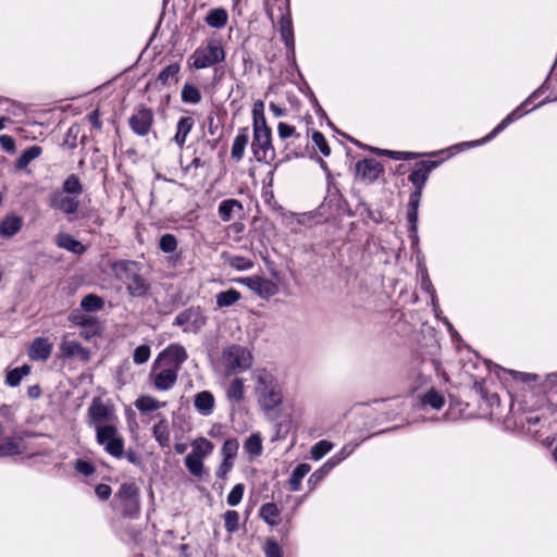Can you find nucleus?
I'll return each instance as SVG.
<instances>
[{
  "label": "nucleus",
  "instance_id": "nucleus-1",
  "mask_svg": "<svg viewBox=\"0 0 557 557\" xmlns=\"http://www.w3.org/2000/svg\"><path fill=\"white\" fill-rule=\"evenodd\" d=\"M255 394L259 405L265 411L278 407L283 399L282 388L277 379L264 368H257L252 372Z\"/></svg>",
  "mask_w": 557,
  "mask_h": 557
},
{
  "label": "nucleus",
  "instance_id": "nucleus-2",
  "mask_svg": "<svg viewBox=\"0 0 557 557\" xmlns=\"http://www.w3.org/2000/svg\"><path fill=\"white\" fill-rule=\"evenodd\" d=\"M111 274L124 283L128 294L133 297H144L149 289V284L140 274L137 262L129 260L109 261Z\"/></svg>",
  "mask_w": 557,
  "mask_h": 557
},
{
  "label": "nucleus",
  "instance_id": "nucleus-3",
  "mask_svg": "<svg viewBox=\"0 0 557 557\" xmlns=\"http://www.w3.org/2000/svg\"><path fill=\"white\" fill-rule=\"evenodd\" d=\"M225 60V51L219 37H211L190 55V64L197 69H207Z\"/></svg>",
  "mask_w": 557,
  "mask_h": 557
},
{
  "label": "nucleus",
  "instance_id": "nucleus-4",
  "mask_svg": "<svg viewBox=\"0 0 557 557\" xmlns=\"http://www.w3.org/2000/svg\"><path fill=\"white\" fill-rule=\"evenodd\" d=\"M221 363L225 374H236L251 367L252 356L246 347L233 344L223 349Z\"/></svg>",
  "mask_w": 557,
  "mask_h": 557
},
{
  "label": "nucleus",
  "instance_id": "nucleus-5",
  "mask_svg": "<svg viewBox=\"0 0 557 557\" xmlns=\"http://www.w3.org/2000/svg\"><path fill=\"white\" fill-rule=\"evenodd\" d=\"M95 432L97 444L100 445L107 454L117 459L124 456L125 441L114 423L99 425Z\"/></svg>",
  "mask_w": 557,
  "mask_h": 557
},
{
  "label": "nucleus",
  "instance_id": "nucleus-6",
  "mask_svg": "<svg viewBox=\"0 0 557 557\" xmlns=\"http://www.w3.org/2000/svg\"><path fill=\"white\" fill-rule=\"evenodd\" d=\"M114 506L124 517H137L140 506L136 485L133 483H123L114 497Z\"/></svg>",
  "mask_w": 557,
  "mask_h": 557
},
{
  "label": "nucleus",
  "instance_id": "nucleus-7",
  "mask_svg": "<svg viewBox=\"0 0 557 557\" xmlns=\"http://www.w3.org/2000/svg\"><path fill=\"white\" fill-rule=\"evenodd\" d=\"M251 150L258 162L269 163L274 159L275 152L271 143V129L267 125L261 123L253 128Z\"/></svg>",
  "mask_w": 557,
  "mask_h": 557
},
{
  "label": "nucleus",
  "instance_id": "nucleus-8",
  "mask_svg": "<svg viewBox=\"0 0 557 557\" xmlns=\"http://www.w3.org/2000/svg\"><path fill=\"white\" fill-rule=\"evenodd\" d=\"M540 90H535L524 102H522L518 108H516L511 113H509L488 135H486L481 140L465 143V146H479L481 144H485L492 140L495 136H497L500 132H503L508 125L523 116L529 112L527 107L539 96Z\"/></svg>",
  "mask_w": 557,
  "mask_h": 557
},
{
  "label": "nucleus",
  "instance_id": "nucleus-9",
  "mask_svg": "<svg viewBox=\"0 0 557 557\" xmlns=\"http://www.w3.org/2000/svg\"><path fill=\"white\" fill-rule=\"evenodd\" d=\"M174 324L182 326L184 332L197 333L207 324V317L200 308H189L175 318Z\"/></svg>",
  "mask_w": 557,
  "mask_h": 557
},
{
  "label": "nucleus",
  "instance_id": "nucleus-10",
  "mask_svg": "<svg viewBox=\"0 0 557 557\" xmlns=\"http://www.w3.org/2000/svg\"><path fill=\"white\" fill-rule=\"evenodd\" d=\"M240 284L247 286L252 293L263 299H268L278 292V286L270 278L261 276L243 277L238 281Z\"/></svg>",
  "mask_w": 557,
  "mask_h": 557
},
{
  "label": "nucleus",
  "instance_id": "nucleus-11",
  "mask_svg": "<svg viewBox=\"0 0 557 557\" xmlns=\"http://www.w3.org/2000/svg\"><path fill=\"white\" fill-rule=\"evenodd\" d=\"M187 359L186 349L180 344H171L157 358V367L168 366L180 371Z\"/></svg>",
  "mask_w": 557,
  "mask_h": 557
},
{
  "label": "nucleus",
  "instance_id": "nucleus-12",
  "mask_svg": "<svg viewBox=\"0 0 557 557\" xmlns=\"http://www.w3.org/2000/svg\"><path fill=\"white\" fill-rule=\"evenodd\" d=\"M88 424L94 425L95 430L99 425L112 423V409L104 405L100 398H94L88 408Z\"/></svg>",
  "mask_w": 557,
  "mask_h": 557
},
{
  "label": "nucleus",
  "instance_id": "nucleus-13",
  "mask_svg": "<svg viewBox=\"0 0 557 557\" xmlns=\"http://www.w3.org/2000/svg\"><path fill=\"white\" fill-rule=\"evenodd\" d=\"M177 373L178 371L168 366L157 367L156 361L150 375L152 377L153 385L158 391H168L176 383Z\"/></svg>",
  "mask_w": 557,
  "mask_h": 557
},
{
  "label": "nucleus",
  "instance_id": "nucleus-14",
  "mask_svg": "<svg viewBox=\"0 0 557 557\" xmlns=\"http://www.w3.org/2000/svg\"><path fill=\"white\" fill-rule=\"evenodd\" d=\"M152 122V111L144 107L138 108L129 117V126L132 131L139 136H145L149 133Z\"/></svg>",
  "mask_w": 557,
  "mask_h": 557
},
{
  "label": "nucleus",
  "instance_id": "nucleus-15",
  "mask_svg": "<svg viewBox=\"0 0 557 557\" xmlns=\"http://www.w3.org/2000/svg\"><path fill=\"white\" fill-rule=\"evenodd\" d=\"M50 207L60 210L64 214H74L79 207L78 197L62 191H55L51 195Z\"/></svg>",
  "mask_w": 557,
  "mask_h": 557
},
{
  "label": "nucleus",
  "instance_id": "nucleus-16",
  "mask_svg": "<svg viewBox=\"0 0 557 557\" xmlns=\"http://www.w3.org/2000/svg\"><path fill=\"white\" fill-rule=\"evenodd\" d=\"M440 161H420L416 163L409 175V181L416 187V190H422L428 181L430 172L440 165Z\"/></svg>",
  "mask_w": 557,
  "mask_h": 557
},
{
  "label": "nucleus",
  "instance_id": "nucleus-17",
  "mask_svg": "<svg viewBox=\"0 0 557 557\" xmlns=\"http://www.w3.org/2000/svg\"><path fill=\"white\" fill-rule=\"evenodd\" d=\"M23 226L24 218L15 212H9L0 221V237L11 238L20 233Z\"/></svg>",
  "mask_w": 557,
  "mask_h": 557
},
{
  "label": "nucleus",
  "instance_id": "nucleus-18",
  "mask_svg": "<svg viewBox=\"0 0 557 557\" xmlns=\"http://www.w3.org/2000/svg\"><path fill=\"white\" fill-rule=\"evenodd\" d=\"M278 32L282 40L284 41L287 50L292 53L295 52V39H294V29H293V21L290 16V12L288 7H286V12L282 13V16L278 21Z\"/></svg>",
  "mask_w": 557,
  "mask_h": 557
},
{
  "label": "nucleus",
  "instance_id": "nucleus-19",
  "mask_svg": "<svg viewBox=\"0 0 557 557\" xmlns=\"http://www.w3.org/2000/svg\"><path fill=\"white\" fill-rule=\"evenodd\" d=\"M357 175L367 182L375 181L382 172V166L375 159H364L356 164Z\"/></svg>",
  "mask_w": 557,
  "mask_h": 557
},
{
  "label": "nucleus",
  "instance_id": "nucleus-20",
  "mask_svg": "<svg viewBox=\"0 0 557 557\" xmlns=\"http://www.w3.org/2000/svg\"><path fill=\"white\" fill-rule=\"evenodd\" d=\"M218 213L222 221L228 222L236 216H242L244 207L237 199H226L220 202Z\"/></svg>",
  "mask_w": 557,
  "mask_h": 557
},
{
  "label": "nucleus",
  "instance_id": "nucleus-21",
  "mask_svg": "<svg viewBox=\"0 0 557 557\" xmlns=\"http://www.w3.org/2000/svg\"><path fill=\"white\" fill-rule=\"evenodd\" d=\"M421 198V190H414L409 198L407 220L412 239H417L418 208Z\"/></svg>",
  "mask_w": 557,
  "mask_h": 557
},
{
  "label": "nucleus",
  "instance_id": "nucleus-22",
  "mask_svg": "<svg viewBox=\"0 0 557 557\" xmlns=\"http://www.w3.org/2000/svg\"><path fill=\"white\" fill-rule=\"evenodd\" d=\"M52 351V345L47 338L37 337L32 343L28 356L33 360L45 361L47 360Z\"/></svg>",
  "mask_w": 557,
  "mask_h": 557
},
{
  "label": "nucleus",
  "instance_id": "nucleus-23",
  "mask_svg": "<svg viewBox=\"0 0 557 557\" xmlns=\"http://www.w3.org/2000/svg\"><path fill=\"white\" fill-rule=\"evenodd\" d=\"M214 405L215 400L211 392L202 391L195 395L194 406L200 414L210 416L213 412Z\"/></svg>",
  "mask_w": 557,
  "mask_h": 557
},
{
  "label": "nucleus",
  "instance_id": "nucleus-24",
  "mask_svg": "<svg viewBox=\"0 0 557 557\" xmlns=\"http://www.w3.org/2000/svg\"><path fill=\"white\" fill-rule=\"evenodd\" d=\"M24 443L21 437H4L0 440V457L20 455L24 451Z\"/></svg>",
  "mask_w": 557,
  "mask_h": 557
},
{
  "label": "nucleus",
  "instance_id": "nucleus-25",
  "mask_svg": "<svg viewBox=\"0 0 557 557\" xmlns=\"http://www.w3.org/2000/svg\"><path fill=\"white\" fill-rule=\"evenodd\" d=\"M249 141L248 128H240L238 134L235 136L232 145L231 156L237 162L244 157L245 149Z\"/></svg>",
  "mask_w": 557,
  "mask_h": 557
},
{
  "label": "nucleus",
  "instance_id": "nucleus-26",
  "mask_svg": "<svg viewBox=\"0 0 557 557\" xmlns=\"http://www.w3.org/2000/svg\"><path fill=\"white\" fill-rule=\"evenodd\" d=\"M445 405V397L435 388H430L425 394L420 397V407H430L434 410H440Z\"/></svg>",
  "mask_w": 557,
  "mask_h": 557
},
{
  "label": "nucleus",
  "instance_id": "nucleus-27",
  "mask_svg": "<svg viewBox=\"0 0 557 557\" xmlns=\"http://www.w3.org/2000/svg\"><path fill=\"white\" fill-rule=\"evenodd\" d=\"M280 515L281 510L274 503H265L259 509L260 518L271 527H276L280 524Z\"/></svg>",
  "mask_w": 557,
  "mask_h": 557
},
{
  "label": "nucleus",
  "instance_id": "nucleus-28",
  "mask_svg": "<svg viewBox=\"0 0 557 557\" xmlns=\"http://www.w3.org/2000/svg\"><path fill=\"white\" fill-rule=\"evenodd\" d=\"M55 243L60 248L66 249L75 255H83L85 252L84 245L70 234H59L55 238Z\"/></svg>",
  "mask_w": 557,
  "mask_h": 557
},
{
  "label": "nucleus",
  "instance_id": "nucleus-29",
  "mask_svg": "<svg viewBox=\"0 0 557 557\" xmlns=\"http://www.w3.org/2000/svg\"><path fill=\"white\" fill-rule=\"evenodd\" d=\"M205 21L208 26L220 29L227 24L228 13L223 8L211 9L205 17Z\"/></svg>",
  "mask_w": 557,
  "mask_h": 557
},
{
  "label": "nucleus",
  "instance_id": "nucleus-30",
  "mask_svg": "<svg viewBox=\"0 0 557 557\" xmlns=\"http://www.w3.org/2000/svg\"><path fill=\"white\" fill-rule=\"evenodd\" d=\"M194 123V119L190 116H183L178 120L174 141L180 148L185 145L187 135L190 133Z\"/></svg>",
  "mask_w": 557,
  "mask_h": 557
},
{
  "label": "nucleus",
  "instance_id": "nucleus-31",
  "mask_svg": "<svg viewBox=\"0 0 557 557\" xmlns=\"http://www.w3.org/2000/svg\"><path fill=\"white\" fill-rule=\"evenodd\" d=\"M226 397L230 401L239 404L245 397V386L243 379H233L226 387Z\"/></svg>",
  "mask_w": 557,
  "mask_h": 557
},
{
  "label": "nucleus",
  "instance_id": "nucleus-32",
  "mask_svg": "<svg viewBox=\"0 0 557 557\" xmlns=\"http://www.w3.org/2000/svg\"><path fill=\"white\" fill-rule=\"evenodd\" d=\"M311 467L308 463L298 465L292 472L288 480V486L292 492L300 490L302 479L310 472Z\"/></svg>",
  "mask_w": 557,
  "mask_h": 557
},
{
  "label": "nucleus",
  "instance_id": "nucleus-33",
  "mask_svg": "<svg viewBox=\"0 0 557 557\" xmlns=\"http://www.w3.org/2000/svg\"><path fill=\"white\" fill-rule=\"evenodd\" d=\"M214 449V445L212 442L205 437H198L191 442V451L195 456L205 459Z\"/></svg>",
  "mask_w": 557,
  "mask_h": 557
},
{
  "label": "nucleus",
  "instance_id": "nucleus-34",
  "mask_svg": "<svg viewBox=\"0 0 557 557\" xmlns=\"http://www.w3.org/2000/svg\"><path fill=\"white\" fill-rule=\"evenodd\" d=\"M41 152L42 149L39 146H30L26 148L16 160V169L25 170L32 161H34L41 154Z\"/></svg>",
  "mask_w": 557,
  "mask_h": 557
},
{
  "label": "nucleus",
  "instance_id": "nucleus-35",
  "mask_svg": "<svg viewBox=\"0 0 557 557\" xmlns=\"http://www.w3.org/2000/svg\"><path fill=\"white\" fill-rule=\"evenodd\" d=\"M244 450L251 458L259 457L263 451L262 438L258 433L248 436L244 443Z\"/></svg>",
  "mask_w": 557,
  "mask_h": 557
},
{
  "label": "nucleus",
  "instance_id": "nucleus-36",
  "mask_svg": "<svg viewBox=\"0 0 557 557\" xmlns=\"http://www.w3.org/2000/svg\"><path fill=\"white\" fill-rule=\"evenodd\" d=\"M152 434L156 441L162 447H169L170 445V431L168 423L164 419H161L158 423H156L152 428Z\"/></svg>",
  "mask_w": 557,
  "mask_h": 557
},
{
  "label": "nucleus",
  "instance_id": "nucleus-37",
  "mask_svg": "<svg viewBox=\"0 0 557 557\" xmlns=\"http://www.w3.org/2000/svg\"><path fill=\"white\" fill-rule=\"evenodd\" d=\"M163 406H164L163 403H161L158 399H156L154 397L148 396V395L140 396L135 401V407L140 412H152V411L160 409Z\"/></svg>",
  "mask_w": 557,
  "mask_h": 557
},
{
  "label": "nucleus",
  "instance_id": "nucleus-38",
  "mask_svg": "<svg viewBox=\"0 0 557 557\" xmlns=\"http://www.w3.org/2000/svg\"><path fill=\"white\" fill-rule=\"evenodd\" d=\"M61 351L66 357L82 356L87 359L88 356L86 349L79 343L74 341H63L61 344Z\"/></svg>",
  "mask_w": 557,
  "mask_h": 557
},
{
  "label": "nucleus",
  "instance_id": "nucleus-39",
  "mask_svg": "<svg viewBox=\"0 0 557 557\" xmlns=\"http://www.w3.org/2000/svg\"><path fill=\"white\" fill-rule=\"evenodd\" d=\"M180 70L181 66L178 63L175 62L169 64L160 72L158 76V82L164 86L171 84L172 82H176Z\"/></svg>",
  "mask_w": 557,
  "mask_h": 557
},
{
  "label": "nucleus",
  "instance_id": "nucleus-40",
  "mask_svg": "<svg viewBox=\"0 0 557 557\" xmlns=\"http://www.w3.org/2000/svg\"><path fill=\"white\" fill-rule=\"evenodd\" d=\"M185 467L188 472L196 478H201L203 474V459L189 453L185 458Z\"/></svg>",
  "mask_w": 557,
  "mask_h": 557
},
{
  "label": "nucleus",
  "instance_id": "nucleus-41",
  "mask_svg": "<svg viewBox=\"0 0 557 557\" xmlns=\"http://www.w3.org/2000/svg\"><path fill=\"white\" fill-rule=\"evenodd\" d=\"M60 191L79 197L83 193V185L79 178L72 174L63 182L62 189Z\"/></svg>",
  "mask_w": 557,
  "mask_h": 557
},
{
  "label": "nucleus",
  "instance_id": "nucleus-42",
  "mask_svg": "<svg viewBox=\"0 0 557 557\" xmlns=\"http://www.w3.org/2000/svg\"><path fill=\"white\" fill-rule=\"evenodd\" d=\"M225 262L237 271H246L253 267V262L242 256L224 255Z\"/></svg>",
  "mask_w": 557,
  "mask_h": 557
},
{
  "label": "nucleus",
  "instance_id": "nucleus-43",
  "mask_svg": "<svg viewBox=\"0 0 557 557\" xmlns=\"http://www.w3.org/2000/svg\"><path fill=\"white\" fill-rule=\"evenodd\" d=\"M240 299V293L234 288L216 295V305L220 308L230 307Z\"/></svg>",
  "mask_w": 557,
  "mask_h": 557
},
{
  "label": "nucleus",
  "instance_id": "nucleus-44",
  "mask_svg": "<svg viewBox=\"0 0 557 557\" xmlns=\"http://www.w3.org/2000/svg\"><path fill=\"white\" fill-rule=\"evenodd\" d=\"M419 273H420V277H421V281H420V285H421V288L431 295V300H432V305L434 307V309H436V302H437V297L435 295V289L432 285V282L429 277V274H428V270L425 267H421L420 270H419Z\"/></svg>",
  "mask_w": 557,
  "mask_h": 557
},
{
  "label": "nucleus",
  "instance_id": "nucleus-45",
  "mask_svg": "<svg viewBox=\"0 0 557 557\" xmlns=\"http://www.w3.org/2000/svg\"><path fill=\"white\" fill-rule=\"evenodd\" d=\"M335 466L333 462H331L329 459L323 463L321 468H319L317 471H314L308 480V484L311 486V488H314L324 478L325 475L334 469Z\"/></svg>",
  "mask_w": 557,
  "mask_h": 557
},
{
  "label": "nucleus",
  "instance_id": "nucleus-46",
  "mask_svg": "<svg viewBox=\"0 0 557 557\" xmlns=\"http://www.w3.org/2000/svg\"><path fill=\"white\" fill-rule=\"evenodd\" d=\"M182 100L185 103L196 104L201 100V94L198 87L191 84H185L182 89Z\"/></svg>",
  "mask_w": 557,
  "mask_h": 557
},
{
  "label": "nucleus",
  "instance_id": "nucleus-47",
  "mask_svg": "<svg viewBox=\"0 0 557 557\" xmlns=\"http://www.w3.org/2000/svg\"><path fill=\"white\" fill-rule=\"evenodd\" d=\"M333 448V444L330 441L322 440L315 443L310 450L311 458L314 460H320L326 454H329Z\"/></svg>",
  "mask_w": 557,
  "mask_h": 557
},
{
  "label": "nucleus",
  "instance_id": "nucleus-48",
  "mask_svg": "<svg viewBox=\"0 0 557 557\" xmlns=\"http://www.w3.org/2000/svg\"><path fill=\"white\" fill-rule=\"evenodd\" d=\"M81 306L86 311H98L104 306L102 298L96 295H87L82 299Z\"/></svg>",
  "mask_w": 557,
  "mask_h": 557
},
{
  "label": "nucleus",
  "instance_id": "nucleus-49",
  "mask_svg": "<svg viewBox=\"0 0 557 557\" xmlns=\"http://www.w3.org/2000/svg\"><path fill=\"white\" fill-rule=\"evenodd\" d=\"M238 448H239V443L236 438L226 440L221 449L223 459L234 461V459L237 455Z\"/></svg>",
  "mask_w": 557,
  "mask_h": 557
},
{
  "label": "nucleus",
  "instance_id": "nucleus-50",
  "mask_svg": "<svg viewBox=\"0 0 557 557\" xmlns=\"http://www.w3.org/2000/svg\"><path fill=\"white\" fill-rule=\"evenodd\" d=\"M239 515L235 510H227L224 513V524L228 533H234L238 530Z\"/></svg>",
  "mask_w": 557,
  "mask_h": 557
},
{
  "label": "nucleus",
  "instance_id": "nucleus-51",
  "mask_svg": "<svg viewBox=\"0 0 557 557\" xmlns=\"http://www.w3.org/2000/svg\"><path fill=\"white\" fill-rule=\"evenodd\" d=\"M159 247L163 252H174L177 248L176 237L172 234H164L161 236Z\"/></svg>",
  "mask_w": 557,
  "mask_h": 557
},
{
  "label": "nucleus",
  "instance_id": "nucleus-52",
  "mask_svg": "<svg viewBox=\"0 0 557 557\" xmlns=\"http://www.w3.org/2000/svg\"><path fill=\"white\" fill-rule=\"evenodd\" d=\"M151 349L150 346L147 344L138 346L134 350L133 360L136 364H143L147 362L150 358Z\"/></svg>",
  "mask_w": 557,
  "mask_h": 557
},
{
  "label": "nucleus",
  "instance_id": "nucleus-53",
  "mask_svg": "<svg viewBox=\"0 0 557 557\" xmlns=\"http://www.w3.org/2000/svg\"><path fill=\"white\" fill-rule=\"evenodd\" d=\"M312 141L324 157H329L331 154V148L322 133L313 132Z\"/></svg>",
  "mask_w": 557,
  "mask_h": 557
},
{
  "label": "nucleus",
  "instance_id": "nucleus-54",
  "mask_svg": "<svg viewBox=\"0 0 557 557\" xmlns=\"http://www.w3.org/2000/svg\"><path fill=\"white\" fill-rule=\"evenodd\" d=\"M245 487L242 483L236 484L227 495V504L232 507L237 506L244 496Z\"/></svg>",
  "mask_w": 557,
  "mask_h": 557
},
{
  "label": "nucleus",
  "instance_id": "nucleus-55",
  "mask_svg": "<svg viewBox=\"0 0 557 557\" xmlns=\"http://www.w3.org/2000/svg\"><path fill=\"white\" fill-rule=\"evenodd\" d=\"M265 557H282V548L273 539H268L263 545Z\"/></svg>",
  "mask_w": 557,
  "mask_h": 557
},
{
  "label": "nucleus",
  "instance_id": "nucleus-56",
  "mask_svg": "<svg viewBox=\"0 0 557 557\" xmlns=\"http://www.w3.org/2000/svg\"><path fill=\"white\" fill-rule=\"evenodd\" d=\"M74 468L77 472L82 473L85 476H89L96 471L95 466L91 462L84 459H77L75 461Z\"/></svg>",
  "mask_w": 557,
  "mask_h": 557
},
{
  "label": "nucleus",
  "instance_id": "nucleus-57",
  "mask_svg": "<svg viewBox=\"0 0 557 557\" xmlns=\"http://www.w3.org/2000/svg\"><path fill=\"white\" fill-rule=\"evenodd\" d=\"M382 153L391 157L394 160H404V161L416 159L420 156L419 153H416V152L393 151V150H383Z\"/></svg>",
  "mask_w": 557,
  "mask_h": 557
},
{
  "label": "nucleus",
  "instance_id": "nucleus-58",
  "mask_svg": "<svg viewBox=\"0 0 557 557\" xmlns=\"http://www.w3.org/2000/svg\"><path fill=\"white\" fill-rule=\"evenodd\" d=\"M355 447L352 445H345L337 454L329 458L331 462L336 467L342 461H344L351 453L354 451Z\"/></svg>",
  "mask_w": 557,
  "mask_h": 557
},
{
  "label": "nucleus",
  "instance_id": "nucleus-59",
  "mask_svg": "<svg viewBox=\"0 0 557 557\" xmlns=\"http://www.w3.org/2000/svg\"><path fill=\"white\" fill-rule=\"evenodd\" d=\"M252 116H253V128H256V125L259 126V124H265V119L263 115V102L259 101L253 104L252 109Z\"/></svg>",
  "mask_w": 557,
  "mask_h": 557
},
{
  "label": "nucleus",
  "instance_id": "nucleus-60",
  "mask_svg": "<svg viewBox=\"0 0 557 557\" xmlns=\"http://www.w3.org/2000/svg\"><path fill=\"white\" fill-rule=\"evenodd\" d=\"M233 463L234 461L232 460L223 459V461L221 462L216 470V476L220 479H225L228 472L232 470Z\"/></svg>",
  "mask_w": 557,
  "mask_h": 557
},
{
  "label": "nucleus",
  "instance_id": "nucleus-61",
  "mask_svg": "<svg viewBox=\"0 0 557 557\" xmlns=\"http://www.w3.org/2000/svg\"><path fill=\"white\" fill-rule=\"evenodd\" d=\"M544 391H557V372H553L546 375L543 382Z\"/></svg>",
  "mask_w": 557,
  "mask_h": 557
},
{
  "label": "nucleus",
  "instance_id": "nucleus-62",
  "mask_svg": "<svg viewBox=\"0 0 557 557\" xmlns=\"http://www.w3.org/2000/svg\"><path fill=\"white\" fill-rule=\"evenodd\" d=\"M278 136L282 139L288 138L294 135L295 127L286 123L281 122L277 126Z\"/></svg>",
  "mask_w": 557,
  "mask_h": 557
},
{
  "label": "nucleus",
  "instance_id": "nucleus-63",
  "mask_svg": "<svg viewBox=\"0 0 557 557\" xmlns=\"http://www.w3.org/2000/svg\"><path fill=\"white\" fill-rule=\"evenodd\" d=\"M95 492H96V495L101 500H107L112 494V490H111L110 485H108V484H98L96 486Z\"/></svg>",
  "mask_w": 557,
  "mask_h": 557
},
{
  "label": "nucleus",
  "instance_id": "nucleus-64",
  "mask_svg": "<svg viewBox=\"0 0 557 557\" xmlns=\"http://www.w3.org/2000/svg\"><path fill=\"white\" fill-rule=\"evenodd\" d=\"M22 379H23V376L21 375L18 370L13 369L7 375V383L10 386L14 387V386H17L21 383Z\"/></svg>",
  "mask_w": 557,
  "mask_h": 557
}]
</instances>
